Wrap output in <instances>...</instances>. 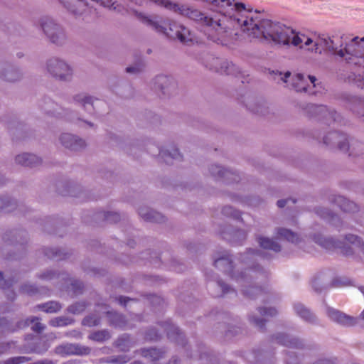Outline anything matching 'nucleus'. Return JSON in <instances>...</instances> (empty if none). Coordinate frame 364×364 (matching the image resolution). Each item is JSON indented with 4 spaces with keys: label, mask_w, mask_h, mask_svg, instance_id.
Masks as SVG:
<instances>
[{
    "label": "nucleus",
    "mask_w": 364,
    "mask_h": 364,
    "mask_svg": "<svg viewBox=\"0 0 364 364\" xmlns=\"http://www.w3.org/2000/svg\"><path fill=\"white\" fill-rule=\"evenodd\" d=\"M228 4L219 2H208L216 9L213 15L206 16L197 9L184 6H179L176 12L206 26L212 33L209 34L214 41H223L225 37L232 36L233 32L240 30L250 38L272 41L278 44L303 48L313 43V41L304 34H295L294 31L285 25L273 22L262 18L257 11L247 9L242 3H232L228 0Z\"/></svg>",
    "instance_id": "nucleus-1"
},
{
    "label": "nucleus",
    "mask_w": 364,
    "mask_h": 364,
    "mask_svg": "<svg viewBox=\"0 0 364 364\" xmlns=\"http://www.w3.org/2000/svg\"><path fill=\"white\" fill-rule=\"evenodd\" d=\"M136 16L144 23L151 26L156 31L162 33L169 38L178 39L183 43L192 42L191 33L189 30L176 21H170L168 23V28L159 24L155 19L142 13L136 12Z\"/></svg>",
    "instance_id": "nucleus-2"
},
{
    "label": "nucleus",
    "mask_w": 364,
    "mask_h": 364,
    "mask_svg": "<svg viewBox=\"0 0 364 364\" xmlns=\"http://www.w3.org/2000/svg\"><path fill=\"white\" fill-rule=\"evenodd\" d=\"M314 241L326 250L338 248L342 254L349 255L353 254V250H360L364 253V244L356 235H348L343 241H335L331 238L323 237L321 235H315Z\"/></svg>",
    "instance_id": "nucleus-3"
},
{
    "label": "nucleus",
    "mask_w": 364,
    "mask_h": 364,
    "mask_svg": "<svg viewBox=\"0 0 364 364\" xmlns=\"http://www.w3.org/2000/svg\"><path fill=\"white\" fill-rule=\"evenodd\" d=\"M358 39V37L352 38L343 48L336 51V55L344 58L348 63L364 65V48L359 43Z\"/></svg>",
    "instance_id": "nucleus-4"
},
{
    "label": "nucleus",
    "mask_w": 364,
    "mask_h": 364,
    "mask_svg": "<svg viewBox=\"0 0 364 364\" xmlns=\"http://www.w3.org/2000/svg\"><path fill=\"white\" fill-rule=\"evenodd\" d=\"M89 347L77 343H63L55 348V353L62 357L70 355H86L90 354Z\"/></svg>",
    "instance_id": "nucleus-5"
},
{
    "label": "nucleus",
    "mask_w": 364,
    "mask_h": 364,
    "mask_svg": "<svg viewBox=\"0 0 364 364\" xmlns=\"http://www.w3.org/2000/svg\"><path fill=\"white\" fill-rule=\"evenodd\" d=\"M45 34L53 43H61L64 39V33L58 25L52 19L46 18L41 23Z\"/></svg>",
    "instance_id": "nucleus-6"
},
{
    "label": "nucleus",
    "mask_w": 364,
    "mask_h": 364,
    "mask_svg": "<svg viewBox=\"0 0 364 364\" xmlns=\"http://www.w3.org/2000/svg\"><path fill=\"white\" fill-rule=\"evenodd\" d=\"M48 72L60 80H67L72 75L70 68L64 62L54 58L50 59L47 65Z\"/></svg>",
    "instance_id": "nucleus-7"
},
{
    "label": "nucleus",
    "mask_w": 364,
    "mask_h": 364,
    "mask_svg": "<svg viewBox=\"0 0 364 364\" xmlns=\"http://www.w3.org/2000/svg\"><path fill=\"white\" fill-rule=\"evenodd\" d=\"M210 61V63L208 65L210 70L226 75H235L237 73V68L232 63L223 61L219 58L215 57H211Z\"/></svg>",
    "instance_id": "nucleus-8"
},
{
    "label": "nucleus",
    "mask_w": 364,
    "mask_h": 364,
    "mask_svg": "<svg viewBox=\"0 0 364 364\" xmlns=\"http://www.w3.org/2000/svg\"><path fill=\"white\" fill-rule=\"evenodd\" d=\"M327 315L332 321L343 326H351L355 323V318L348 316L334 309H328Z\"/></svg>",
    "instance_id": "nucleus-9"
},
{
    "label": "nucleus",
    "mask_w": 364,
    "mask_h": 364,
    "mask_svg": "<svg viewBox=\"0 0 364 364\" xmlns=\"http://www.w3.org/2000/svg\"><path fill=\"white\" fill-rule=\"evenodd\" d=\"M60 139L62 144L70 149L77 150L85 146V142L82 139L70 134H63Z\"/></svg>",
    "instance_id": "nucleus-10"
},
{
    "label": "nucleus",
    "mask_w": 364,
    "mask_h": 364,
    "mask_svg": "<svg viewBox=\"0 0 364 364\" xmlns=\"http://www.w3.org/2000/svg\"><path fill=\"white\" fill-rule=\"evenodd\" d=\"M20 77V70L10 64L0 65V79L14 82Z\"/></svg>",
    "instance_id": "nucleus-11"
},
{
    "label": "nucleus",
    "mask_w": 364,
    "mask_h": 364,
    "mask_svg": "<svg viewBox=\"0 0 364 364\" xmlns=\"http://www.w3.org/2000/svg\"><path fill=\"white\" fill-rule=\"evenodd\" d=\"M64 6L74 14H81L87 9L84 0H60Z\"/></svg>",
    "instance_id": "nucleus-12"
},
{
    "label": "nucleus",
    "mask_w": 364,
    "mask_h": 364,
    "mask_svg": "<svg viewBox=\"0 0 364 364\" xmlns=\"http://www.w3.org/2000/svg\"><path fill=\"white\" fill-rule=\"evenodd\" d=\"M163 326L169 339L174 341L177 343L183 344L184 336L178 327L168 321L165 322Z\"/></svg>",
    "instance_id": "nucleus-13"
},
{
    "label": "nucleus",
    "mask_w": 364,
    "mask_h": 364,
    "mask_svg": "<svg viewBox=\"0 0 364 364\" xmlns=\"http://www.w3.org/2000/svg\"><path fill=\"white\" fill-rule=\"evenodd\" d=\"M331 140L338 142V149L341 151H348L349 144L345 135L338 132L330 133L323 138V143L326 145L330 144Z\"/></svg>",
    "instance_id": "nucleus-14"
},
{
    "label": "nucleus",
    "mask_w": 364,
    "mask_h": 364,
    "mask_svg": "<svg viewBox=\"0 0 364 364\" xmlns=\"http://www.w3.org/2000/svg\"><path fill=\"white\" fill-rule=\"evenodd\" d=\"M333 202L346 213H355L358 210L357 205L347 198L338 196L334 198Z\"/></svg>",
    "instance_id": "nucleus-15"
},
{
    "label": "nucleus",
    "mask_w": 364,
    "mask_h": 364,
    "mask_svg": "<svg viewBox=\"0 0 364 364\" xmlns=\"http://www.w3.org/2000/svg\"><path fill=\"white\" fill-rule=\"evenodd\" d=\"M139 214L146 221L159 223L164 218L159 213L146 208H140L139 210Z\"/></svg>",
    "instance_id": "nucleus-16"
},
{
    "label": "nucleus",
    "mask_w": 364,
    "mask_h": 364,
    "mask_svg": "<svg viewBox=\"0 0 364 364\" xmlns=\"http://www.w3.org/2000/svg\"><path fill=\"white\" fill-rule=\"evenodd\" d=\"M17 201L9 196L0 197V212H11L17 207Z\"/></svg>",
    "instance_id": "nucleus-17"
},
{
    "label": "nucleus",
    "mask_w": 364,
    "mask_h": 364,
    "mask_svg": "<svg viewBox=\"0 0 364 364\" xmlns=\"http://www.w3.org/2000/svg\"><path fill=\"white\" fill-rule=\"evenodd\" d=\"M106 314L110 326L122 327L125 325L126 321L123 315L116 311H107Z\"/></svg>",
    "instance_id": "nucleus-18"
},
{
    "label": "nucleus",
    "mask_w": 364,
    "mask_h": 364,
    "mask_svg": "<svg viewBox=\"0 0 364 364\" xmlns=\"http://www.w3.org/2000/svg\"><path fill=\"white\" fill-rule=\"evenodd\" d=\"M38 317H30L24 320V326H29L31 329L37 333H41L46 328Z\"/></svg>",
    "instance_id": "nucleus-19"
},
{
    "label": "nucleus",
    "mask_w": 364,
    "mask_h": 364,
    "mask_svg": "<svg viewBox=\"0 0 364 364\" xmlns=\"http://www.w3.org/2000/svg\"><path fill=\"white\" fill-rule=\"evenodd\" d=\"M276 234L277 238L284 239L292 243H297L299 240L296 233L286 228H279Z\"/></svg>",
    "instance_id": "nucleus-20"
},
{
    "label": "nucleus",
    "mask_w": 364,
    "mask_h": 364,
    "mask_svg": "<svg viewBox=\"0 0 364 364\" xmlns=\"http://www.w3.org/2000/svg\"><path fill=\"white\" fill-rule=\"evenodd\" d=\"M323 45L325 49L330 50H336L337 46L336 44L334 43V41L331 39V38H323L321 39L316 42L314 43V48H311L312 51H315L316 53H321V50L319 48V46Z\"/></svg>",
    "instance_id": "nucleus-21"
},
{
    "label": "nucleus",
    "mask_w": 364,
    "mask_h": 364,
    "mask_svg": "<svg viewBox=\"0 0 364 364\" xmlns=\"http://www.w3.org/2000/svg\"><path fill=\"white\" fill-rule=\"evenodd\" d=\"M214 265L216 267H222L224 268L225 272H228L229 274L232 273L233 267L232 261L228 255H225L215 259Z\"/></svg>",
    "instance_id": "nucleus-22"
},
{
    "label": "nucleus",
    "mask_w": 364,
    "mask_h": 364,
    "mask_svg": "<svg viewBox=\"0 0 364 364\" xmlns=\"http://www.w3.org/2000/svg\"><path fill=\"white\" fill-rule=\"evenodd\" d=\"M258 242L260 247L264 249L272 250L275 252H278L281 250L280 245L268 237H259L258 238Z\"/></svg>",
    "instance_id": "nucleus-23"
},
{
    "label": "nucleus",
    "mask_w": 364,
    "mask_h": 364,
    "mask_svg": "<svg viewBox=\"0 0 364 364\" xmlns=\"http://www.w3.org/2000/svg\"><path fill=\"white\" fill-rule=\"evenodd\" d=\"M37 308L46 313L53 314L57 313L61 309V305L57 301H50L38 305Z\"/></svg>",
    "instance_id": "nucleus-24"
},
{
    "label": "nucleus",
    "mask_w": 364,
    "mask_h": 364,
    "mask_svg": "<svg viewBox=\"0 0 364 364\" xmlns=\"http://www.w3.org/2000/svg\"><path fill=\"white\" fill-rule=\"evenodd\" d=\"M164 352L156 348H147L141 350V355L144 358L156 361L163 358Z\"/></svg>",
    "instance_id": "nucleus-25"
},
{
    "label": "nucleus",
    "mask_w": 364,
    "mask_h": 364,
    "mask_svg": "<svg viewBox=\"0 0 364 364\" xmlns=\"http://www.w3.org/2000/svg\"><path fill=\"white\" fill-rule=\"evenodd\" d=\"M294 310L301 318L307 321H311L314 318L312 313L301 304H295Z\"/></svg>",
    "instance_id": "nucleus-26"
},
{
    "label": "nucleus",
    "mask_w": 364,
    "mask_h": 364,
    "mask_svg": "<svg viewBox=\"0 0 364 364\" xmlns=\"http://www.w3.org/2000/svg\"><path fill=\"white\" fill-rule=\"evenodd\" d=\"M116 346L122 351H127L133 344L127 334L122 335L116 341Z\"/></svg>",
    "instance_id": "nucleus-27"
},
{
    "label": "nucleus",
    "mask_w": 364,
    "mask_h": 364,
    "mask_svg": "<svg viewBox=\"0 0 364 364\" xmlns=\"http://www.w3.org/2000/svg\"><path fill=\"white\" fill-rule=\"evenodd\" d=\"M89 338L97 342H104L110 338V333L107 330L97 331L90 334Z\"/></svg>",
    "instance_id": "nucleus-28"
},
{
    "label": "nucleus",
    "mask_w": 364,
    "mask_h": 364,
    "mask_svg": "<svg viewBox=\"0 0 364 364\" xmlns=\"http://www.w3.org/2000/svg\"><path fill=\"white\" fill-rule=\"evenodd\" d=\"M42 162L41 159L35 154L24 153V166L34 167Z\"/></svg>",
    "instance_id": "nucleus-29"
},
{
    "label": "nucleus",
    "mask_w": 364,
    "mask_h": 364,
    "mask_svg": "<svg viewBox=\"0 0 364 364\" xmlns=\"http://www.w3.org/2000/svg\"><path fill=\"white\" fill-rule=\"evenodd\" d=\"M157 6L164 7L166 9L176 11L178 9V5L169 0H149Z\"/></svg>",
    "instance_id": "nucleus-30"
},
{
    "label": "nucleus",
    "mask_w": 364,
    "mask_h": 364,
    "mask_svg": "<svg viewBox=\"0 0 364 364\" xmlns=\"http://www.w3.org/2000/svg\"><path fill=\"white\" fill-rule=\"evenodd\" d=\"M243 294L247 298L255 299L263 292V289L259 287H249L242 289Z\"/></svg>",
    "instance_id": "nucleus-31"
},
{
    "label": "nucleus",
    "mask_w": 364,
    "mask_h": 364,
    "mask_svg": "<svg viewBox=\"0 0 364 364\" xmlns=\"http://www.w3.org/2000/svg\"><path fill=\"white\" fill-rule=\"evenodd\" d=\"M294 80L296 81L293 83V87L297 92H306V82L304 80V76L302 74H296L295 75Z\"/></svg>",
    "instance_id": "nucleus-32"
},
{
    "label": "nucleus",
    "mask_w": 364,
    "mask_h": 364,
    "mask_svg": "<svg viewBox=\"0 0 364 364\" xmlns=\"http://www.w3.org/2000/svg\"><path fill=\"white\" fill-rule=\"evenodd\" d=\"M73 323V320L65 317H57L51 319L49 324L53 327L65 326Z\"/></svg>",
    "instance_id": "nucleus-33"
},
{
    "label": "nucleus",
    "mask_w": 364,
    "mask_h": 364,
    "mask_svg": "<svg viewBox=\"0 0 364 364\" xmlns=\"http://www.w3.org/2000/svg\"><path fill=\"white\" fill-rule=\"evenodd\" d=\"M82 323L89 327L96 326L100 323V318L96 315H90L84 318Z\"/></svg>",
    "instance_id": "nucleus-34"
},
{
    "label": "nucleus",
    "mask_w": 364,
    "mask_h": 364,
    "mask_svg": "<svg viewBox=\"0 0 364 364\" xmlns=\"http://www.w3.org/2000/svg\"><path fill=\"white\" fill-rule=\"evenodd\" d=\"M87 308L85 302H77L68 307V311L73 314H79L82 313Z\"/></svg>",
    "instance_id": "nucleus-35"
},
{
    "label": "nucleus",
    "mask_w": 364,
    "mask_h": 364,
    "mask_svg": "<svg viewBox=\"0 0 364 364\" xmlns=\"http://www.w3.org/2000/svg\"><path fill=\"white\" fill-rule=\"evenodd\" d=\"M277 339L279 340V343L284 346H287L291 348H298L299 343L297 340H289L287 338V336L282 335L281 336L277 337Z\"/></svg>",
    "instance_id": "nucleus-36"
},
{
    "label": "nucleus",
    "mask_w": 364,
    "mask_h": 364,
    "mask_svg": "<svg viewBox=\"0 0 364 364\" xmlns=\"http://www.w3.org/2000/svg\"><path fill=\"white\" fill-rule=\"evenodd\" d=\"M160 154L162 155V156L165 159V161L167 164H169V161H168L167 158L170 157L173 159H181L182 158V156L179 153V151L178 149H174L173 150V153H171L169 151L164 152L162 151H160Z\"/></svg>",
    "instance_id": "nucleus-37"
},
{
    "label": "nucleus",
    "mask_w": 364,
    "mask_h": 364,
    "mask_svg": "<svg viewBox=\"0 0 364 364\" xmlns=\"http://www.w3.org/2000/svg\"><path fill=\"white\" fill-rule=\"evenodd\" d=\"M251 272H255V271L253 269H246L245 272H241L240 274L235 276L231 275V277L235 278V280L238 282H242L244 281L245 282L249 283L250 282L248 277H252Z\"/></svg>",
    "instance_id": "nucleus-38"
},
{
    "label": "nucleus",
    "mask_w": 364,
    "mask_h": 364,
    "mask_svg": "<svg viewBox=\"0 0 364 364\" xmlns=\"http://www.w3.org/2000/svg\"><path fill=\"white\" fill-rule=\"evenodd\" d=\"M75 100L80 102L84 107H86L87 105L93 107V99L91 97L84 96L82 97L81 95H77L75 97Z\"/></svg>",
    "instance_id": "nucleus-39"
},
{
    "label": "nucleus",
    "mask_w": 364,
    "mask_h": 364,
    "mask_svg": "<svg viewBox=\"0 0 364 364\" xmlns=\"http://www.w3.org/2000/svg\"><path fill=\"white\" fill-rule=\"evenodd\" d=\"M222 212L225 215L235 218H239L241 216L240 213L238 211L233 209L231 206H225L223 208Z\"/></svg>",
    "instance_id": "nucleus-40"
},
{
    "label": "nucleus",
    "mask_w": 364,
    "mask_h": 364,
    "mask_svg": "<svg viewBox=\"0 0 364 364\" xmlns=\"http://www.w3.org/2000/svg\"><path fill=\"white\" fill-rule=\"evenodd\" d=\"M259 312L262 316H275L277 313V310L274 308H264L261 307L259 309Z\"/></svg>",
    "instance_id": "nucleus-41"
},
{
    "label": "nucleus",
    "mask_w": 364,
    "mask_h": 364,
    "mask_svg": "<svg viewBox=\"0 0 364 364\" xmlns=\"http://www.w3.org/2000/svg\"><path fill=\"white\" fill-rule=\"evenodd\" d=\"M105 218L107 220L113 223H117L120 219V216L118 213L109 212L105 214Z\"/></svg>",
    "instance_id": "nucleus-42"
},
{
    "label": "nucleus",
    "mask_w": 364,
    "mask_h": 364,
    "mask_svg": "<svg viewBox=\"0 0 364 364\" xmlns=\"http://www.w3.org/2000/svg\"><path fill=\"white\" fill-rule=\"evenodd\" d=\"M146 338L150 341H155L159 338V335L155 329L151 328L146 332Z\"/></svg>",
    "instance_id": "nucleus-43"
},
{
    "label": "nucleus",
    "mask_w": 364,
    "mask_h": 364,
    "mask_svg": "<svg viewBox=\"0 0 364 364\" xmlns=\"http://www.w3.org/2000/svg\"><path fill=\"white\" fill-rule=\"evenodd\" d=\"M218 285L222 290V294L216 295L215 296H223L225 294L229 292V291L231 289L228 286L225 285V283L221 281L218 282Z\"/></svg>",
    "instance_id": "nucleus-44"
},
{
    "label": "nucleus",
    "mask_w": 364,
    "mask_h": 364,
    "mask_svg": "<svg viewBox=\"0 0 364 364\" xmlns=\"http://www.w3.org/2000/svg\"><path fill=\"white\" fill-rule=\"evenodd\" d=\"M11 284L6 281L4 277V274L0 271V288L6 289L9 287Z\"/></svg>",
    "instance_id": "nucleus-45"
},
{
    "label": "nucleus",
    "mask_w": 364,
    "mask_h": 364,
    "mask_svg": "<svg viewBox=\"0 0 364 364\" xmlns=\"http://www.w3.org/2000/svg\"><path fill=\"white\" fill-rule=\"evenodd\" d=\"M23 362L22 357H14L6 360L5 364H20Z\"/></svg>",
    "instance_id": "nucleus-46"
},
{
    "label": "nucleus",
    "mask_w": 364,
    "mask_h": 364,
    "mask_svg": "<svg viewBox=\"0 0 364 364\" xmlns=\"http://www.w3.org/2000/svg\"><path fill=\"white\" fill-rule=\"evenodd\" d=\"M214 168L218 169L217 171V174L219 176H224L226 174V172H227L226 170H225L223 168H221L220 167H218L217 166H214L212 167V172H213V174H215V171L214 170Z\"/></svg>",
    "instance_id": "nucleus-47"
},
{
    "label": "nucleus",
    "mask_w": 364,
    "mask_h": 364,
    "mask_svg": "<svg viewBox=\"0 0 364 364\" xmlns=\"http://www.w3.org/2000/svg\"><path fill=\"white\" fill-rule=\"evenodd\" d=\"M317 213L323 218H330L333 217V214L322 209L317 210Z\"/></svg>",
    "instance_id": "nucleus-48"
},
{
    "label": "nucleus",
    "mask_w": 364,
    "mask_h": 364,
    "mask_svg": "<svg viewBox=\"0 0 364 364\" xmlns=\"http://www.w3.org/2000/svg\"><path fill=\"white\" fill-rule=\"evenodd\" d=\"M73 287V289L75 293L78 294L82 290L83 285L81 282H75L73 284H72Z\"/></svg>",
    "instance_id": "nucleus-49"
},
{
    "label": "nucleus",
    "mask_w": 364,
    "mask_h": 364,
    "mask_svg": "<svg viewBox=\"0 0 364 364\" xmlns=\"http://www.w3.org/2000/svg\"><path fill=\"white\" fill-rule=\"evenodd\" d=\"M127 73H139L141 70V65L129 66L126 68Z\"/></svg>",
    "instance_id": "nucleus-50"
},
{
    "label": "nucleus",
    "mask_w": 364,
    "mask_h": 364,
    "mask_svg": "<svg viewBox=\"0 0 364 364\" xmlns=\"http://www.w3.org/2000/svg\"><path fill=\"white\" fill-rule=\"evenodd\" d=\"M252 322L258 327L262 328L264 326L266 321L264 319L252 318Z\"/></svg>",
    "instance_id": "nucleus-51"
},
{
    "label": "nucleus",
    "mask_w": 364,
    "mask_h": 364,
    "mask_svg": "<svg viewBox=\"0 0 364 364\" xmlns=\"http://www.w3.org/2000/svg\"><path fill=\"white\" fill-rule=\"evenodd\" d=\"M289 199H283V200H279L277 201V205L279 208H284L286 204L288 203Z\"/></svg>",
    "instance_id": "nucleus-52"
},
{
    "label": "nucleus",
    "mask_w": 364,
    "mask_h": 364,
    "mask_svg": "<svg viewBox=\"0 0 364 364\" xmlns=\"http://www.w3.org/2000/svg\"><path fill=\"white\" fill-rule=\"evenodd\" d=\"M157 79L159 81L161 82L162 83H165V84H167L168 82H170V79L167 76H159L157 77Z\"/></svg>",
    "instance_id": "nucleus-53"
},
{
    "label": "nucleus",
    "mask_w": 364,
    "mask_h": 364,
    "mask_svg": "<svg viewBox=\"0 0 364 364\" xmlns=\"http://www.w3.org/2000/svg\"><path fill=\"white\" fill-rule=\"evenodd\" d=\"M314 364H335V363L333 361H332L331 360L323 359V360H319L318 362H316Z\"/></svg>",
    "instance_id": "nucleus-54"
},
{
    "label": "nucleus",
    "mask_w": 364,
    "mask_h": 364,
    "mask_svg": "<svg viewBox=\"0 0 364 364\" xmlns=\"http://www.w3.org/2000/svg\"><path fill=\"white\" fill-rule=\"evenodd\" d=\"M290 75H291L290 72H287L284 76H282L281 73H279V75L280 76L281 80L283 81L284 82H286L287 79L290 76Z\"/></svg>",
    "instance_id": "nucleus-55"
},
{
    "label": "nucleus",
    "mask_w": 364,
    "mask_h": 364,
    "mask_svg": "<svg viewBox=\"0 0 364 364\" xmlns=\"http://www.w3.org/2000/svg\"><path fill=\"white\" fill-rule=\"evenodd\" d=\"M9 348L8 344L0 343V354L6 352Z\"/></svg>",
    "instance_id": "nucleus-56"
},
{
    "label": "nucleus",
    "mask_w": 364,
    "mask_h": 364,
    "mask_svg": "<svg viewBox=\"0 0 364 364\" xmlns=\"http://www.w3.org/2000/svg\"><path fill=\"white\" fill-rule=\"evenodd\" d=\"M312 107H314V109L318 110L319 112H324L326 110V107L323 105H319V106L314 105Z\"/></svg>",
    "instance_id": "nucleus-57"
},
{
    "label": "nucleus",
    "mask_w": 364,
    "mask_h": 364,
    "mask_svg": "<svg viewBox=\"0 0 364 364\" xmlns=\"http://www.w3.org/2000/svg\"><path fill=\"white\" fill-rule=\"evenodd\" d=\"M129 300V298L127 297H124V296H120L119 299H118V301L119 302V304H126L127 302Z\"/></svg>",
    "instance_id": "nucleus-58"
},
{
    "label": "nucleus",
    "mask_w": 364,
    "mask_h": 364,
    "mask_svg": "<svg viewBox=\"0 0 364 364\" xmlns=\"http://www.w3.org/2000/svg\"><path fill=\"white\" fill-rule=\"evenodd\" d=\"M15 162L18 164H22L23 163V156L21 154H18L15 158Z\"/></svg>",
    "instance_id": "nucleus-59"
},
{
    "label": "nucleus",
    "mask_w": 364,
    "mask_h": 364,
    "mask_svg": "<svg viewBox=\"0 0 364 364\" xmlns=\"http://www.w3.org/2000/svg\"><path fill=\"white\" fill-rule=\"evenodd\" d=\"M309 79L310 80L311 83L313 85V87H315L316 86L315 82L316 81V77L312 76V75H309Z\"/></svg>",
    "instance_id": "nucleus-60"
},
{
    "label": "nucleus",
    "mask_w": 364,
    "mask_h": 364,
    "mask_svg": "<svg viewBox=\"0 0 364 364\" xmlns=\"http://www.w3.org/2000/svg\"><path fill=\"white\" fill-rule=\"evenodd\" d=\"M336 112H331V113H328V115L331 118L333 119L334 121L336 120Z\"/></svg>",
    "instance_id": "nucleus-61"
},
{
    "label": "nucleus",
    "mask_w": 364,
    "mask_h": 364,
    "mask_svg": "<svg viewBox=\"0 0 364 364\" xmlns=\"http://www.w3.org/2000/svg\"><path fill=\"white\" fill-rule=\"evenodd\" d=\"M250 253L252 254V255H255V254H257L258 253V251H255L254 250H250Z\"/></svg>",
    "instance_id": "nucleus-62"
},
{
    "label": "nucleus",
    "mask_w": 364,
    "mask_h": 364,
    "mask_svg": "<svg viewBox=\"0 0 364 364\" xmlns=\"http://www.w3.org/2000/svg\"><path fill=\"white\" fill-rule=\"evenodd\" d=\"M358 41H359V43H360V42H364V36H363V38H359V39H358Z\"/></svg>",
    "instance_id": "nucleus-63"
},
{
    "label": "nucleus",
    "mask_w": 364,
    "mask_h": 364,
    "mask_svg": "<svg viewBox=\"0 0 364 364\" xmlns=\"http://www.w3.org/2000/svg\"><path fill=\"white\" fill-rule=\"evenodd\" d=\"M360 291H362V293L364 294V287H361L360 288Z\"/></svg>",
    "instance_id": "nucleus-64"
}]
</instances>
